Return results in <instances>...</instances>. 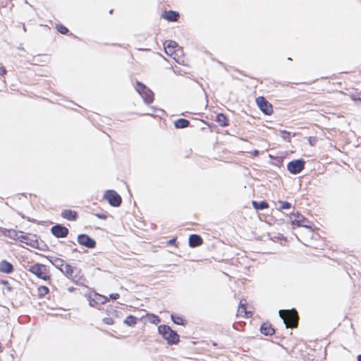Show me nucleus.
<instances>
[{
	"instance_id": "obj_19",
	"label": "nucleus",
	"mask_w": 361,
	"mask_h": 361,
	"mask_svg": "<svg viewBox=\"0 0 361 361\" xmlns=\"http://www.w3.org/2000/svg\"><path fill=\"white\" fill-rule=\"evenodd\" d=\"M61 216L68 221H75L78 219V215L77 212L66 209L62 211Z\"/></svg>"
},
{
	"instance_id": "obj_4",
	"label": "nucleus",
	"mask_w": 361,
	"mask_h": 361,
	"mask_svg": "<svg viewBox=\"0 0 361 361\" xmlns=\"http://www.w3.org/2000/svg\"><path fill=\"white\" fill-rule=\"evenodd\" d=\"M279 314L286 328H293L298 324V317L294 312L281 310L279 311Z\"/></svg>"
},
{
	"instance_id": "obj_39",
	"label": "nucleus",
	"mask_w": 361,
	"mask_h": 361,
	"mask_svg": "<svg viewBox=\"0 0 361 361\" xmlns=\"http://www.w3.org/2000/svg\"><path fill=\"white\" fill-rule=\"evenodd\" d=\"M253 154H254L255 156L258 155V154H259V151H258V150H255V151L253 152Z\"/></svg>"
},
{
	"instance_id": "obj_23",
	"label": "nucleus",
	"mask_w": 361,
	"mask_h": 361,
	"mask_svg": "<svg viewBox=\"0 0 361 361\" xmlns=\"http://www.w3.org/2000/svg\"><path fill=\"white\" fill-rule=\"evenodd\" d=\"M190 125V121L185 118H178L174 121V126L177 129L185 128Z\"/></svg>"
},
{
	"instance_id": "obj_3",
	"label": "nucleus",
	"mask_w": 361,
	"mask_h": 361,
	"mask_svg": "<svg viewBox=\"0 0 361 361\" xmlns=\"http://www.w3.org/2000/svg\"><path fill=\"white\" fill-rule=\"evenodd\" d=\"M27 270L35 275L38 279L44 281L50 279L49 268L43 264L35 263L29 266Z\"/></svg>"
},
{
	"instance_id": "obj_16",
	"label": "nucleus",
	"mask_w": 361,
	"mask_h": 361,
	"mask_svg": "<svg viewBox=\"0 0 361 361\" xmlns=\"http://www.w3.org/2000/svg\"><path fill=\"white\" fill-rule=\"evenodd\" d=\"M47 259L53 266L58 269L61 272L63 271L66 264L63 259L56 257H49Z\"/></svg>"
},
{
	"instance_id": "obj_7",
	"label": "nucleus",
	"mask_w": 361,
	"mask_h": 361,
	"mask_svg": "<svg viewBox=\"0 0 361 361\" xmlns=\"http://www.w3.org/2000/svg\"><path fill=\"white\" fill-rule=\"evenodd\" d=\"M305 161L302 159L290 161L287 164V169L291 174H298L305 169Z\"/></svg>"
},
{
	"instance_id": "obj_31",
	"label": "nucleus",
	"mask_w": 361,
	"mask_h": 361,
	"mask_svg": "<svg viewBox=\"0 0 361 361\" xmlns=\"http://www.w3.org/2000/svg\"><path fill=\"white\" fill-rule=\"evenodd\" d=\"M37 290L39 297H43L49 293V288L44 286H39Z\"/></svg>"
},
{
	"instance_id": "obj_1",
	"label": "nucleus",
	"mask_w": 361,
	"mask_h": 361,
	"mask_svg": "<svg viewBox=\"0 0 361 361\" xmlns=\"http://www.w3.org/2000/svg\"><path fill=\"white\" fill-rule=\"evenodd\" d=\"M61 272L76 285L83 286L85 284V279L84 278L82 270L76 266L66 264Z\"/></svg>"
},
{
	"instance_id": "obj_43",
	"label": "nucleus",
	"mask_w": 361,
	"mask_h": 361,
	"mask_svg": "<svg viewBox=\"0 0 361 361\" xmlns=\"http://www.w3.org/2000/svg\"><path fill=\"white\" fill-rule=\"evenodd\" d=\"M113 11H114L113 9H111V10L109 11V13H113Z\"/></svg>"
},
{
	"instance_id": "obj_21",
	"label": "nucleus",
	"mask_w": 361,
	"mask_h": 361,
	"mask_svg": "<svg viewBox=\"0 0 361 361\" xmlns=\"http://www.w3.org/2000/svg\"><path fill=\"white\" fill-rule=\"evenodd\" d=\"M260 331L265 336H271L275 333L274 329L271 324L268 323H263L260 327Z\"/></svg>"
},
{
	"instance_id": "obj_5",
	"label": "nucleus",
	"mask_w": 361,
	"mask_h": 361,
	"mask_svg": "<svg viewBox=\"0 0 361 361\" xmlns=\"http://www.w3.org/2000/svg\"><path fill=\"white\" fill-rule=\"evenodd\" d=\"M135 90L137 93L142 97L146 104H150L154 100V93L145 85L141 82H136Z\"/></svg>"
},
{
	"instance_id": "obj_14",
	"label": "nucleus",
	"mask_w": 361,
	"mask_h": 361,
	"mask_svg": "<svg viewBox=\"0 0 361 361\" xmlns=\"http://www.w3.org/2000/svg\"><path fill=\"white\" fill-rule=\"evenodd\" d=\"M164 49L168 55H172L180 50L178 44L173 40H167L164 43Z\"/></svg>"
},
{
	"instance_id": "obj_10",
	"label": "nucleus",
	"mask_w": 361,
	"mask_h": 361,
	"mask_svg": "<svg viewBox=\"0 0 361 361\" xmlns=\"http://www.w3.org/2000/svg\"><path fill=\"white\" fill-rule=\"evenodd\" d=\"M78 243L89 249H93L96 247V241L87 234H79L77 238Z\"/></svg>"
},
{
	"instance_id": "obj_24",
	"label": "nucleus",
	"mask_w": 361,
	"mask_h": 361,
	"mask_svg": "<svg viewBox=\"0 0 361 361\" xmlns=\"http://www.w3.org/2000/svg\"><path fill=\"white\" fill-rule=\"evenodd\" d=\"M252 204L253 207L256 210H263V209H267L269 207V204L265 200H262L260 202L254 200V201H252Z\"/></svg>"
},
{
	"instance_id": "obj_2",
	"label": "nucleus",
	"mask_w": 361,
	"mask_h": 361,
	"mask_svg": "<svg viewBox=\"0 0 361 361\" xmlns=\"http://www.w3.org/2000/svg\"><path fill=\"white\" fill-rule=\"evenodd\" d=\"M158 333L161 335L169 345H176L180 341L178 334L173 330L169 325H159L158 326Z\"/></svg>"
},
{
	"instance_id": "obj_40",
	"label": "nucleus",
	"mask_w": 361,
	"mask_h": 361,
	"mask_svg": "<svg viewBox=\"0 0 361 361\" xmlns=\"http://www.w3.org/2000/svg\"><path fill=\"white\" fill-rule=\"evenodd\" d=\"M73 290H74V288H73V287L68 288V290H69L70 292H72Z\"/></svg>"
},
{
	"instance_id": "obj_6",
	"label": "nucleus",
	"mask_w": 361,
	"mask_h": 361,
	"mask_svg": "<svg viewBox=\"0 0 361 361\" xmlns=\"http://www.w3.org/2000/svg\"><path fill=\"white\" fill-rule=\"evenodd\" d=\"M104 198L108 201L111 206L114 207H119L122 202V198L120 195L113 190H106Z\"/></svg>"
},
{
	"instance_id": "obj_26",
	"label": "nucleus",
	"mask_w": 361,
	"mask_h": 361,
	"mask_svg": "<svg viewBox=\"0 0 361 361\" xmlns=\"http://www.w3.org/2000/svg\"><path fill=\"white\" fill-rule=\"evenodd\" d=\"M137 318L133 315H128L124 320V324L128 326H133L136 324Z\"/></svg>"
},
{
	"instance_id": "obj_9",
	"label": "nucleus",
	"mask_w": 361,
	"mask_h": 361,
	"mask_svg": "<svg viewBox=\"0 0 361 361\" xmlns=\"http://www.w3.org/2000/svg\"><path fill=\"white\" fill-rule=\"evenodd\" d=\"M256 103L259 109L265 114L271 115L273 113L272 105L263 97L256 98Z\"/></svg>"
},
{
	"instance_id": "obj_33",
	"label": "nucleus",
	"mask_w": 361,
	"mask_h": 361,
	"mask_svg": "<svg viewBox=\"0 0 361 361\" xmlns=\"http://www.w3.org/2000/svg\"><path fill=\"white\" fill-rule=\"evenodd\" d=\"M103 322L104 324L108 325H111L114 324V319L111 317H105L103 319Z\"/></svg>"
},
{
	"instance_id": "obj_25",
	"label": "nucleus",
	"mask_w": 361,
	"mask_h": 361,
	"mask_svg": "<svg viewBox=\"0 0 361 361\" xmlns=\"http://www.w3.org/2000/svg\"><path fill=\"white\" fill-rule=\"evenodd\" d=\"M171 319L176 324L185 326L187 322L183 318L180 316L176 315L174 314H171Z\"/></svg>"
},
{
	"instance_id": "obj_17",
	"label": "nucleus",
	"mask_w": 361,
	"mask_h": 361,
	"mask_svg": "<svg viewBox=\"0 0 361 361\" xmlns=\"http://www.w3.org/2000/svg\"><path fill=\"white\" fill-rule=\"evenodd\" d=\"M203 243V240L200 235L191 234L189 236L188 243L191 247H196L201 245Z\"/></svg>"
},
{
	"instance_id": "obj_20",
	"label": "nucleus",
	"mask_w": 361,
	"mask_h": 361,
	"mask_svg": "<svg viewBox=\"0 0 361 361\" xmlns=\"http://www.w3.org/2000/svg\"><path fill=\"white\" fill-rule=\"evenodd\" d=\"M22 231H17L14 229H4L3 234L13 240H20V235Z\"/></svg>"
},
{
	"instance_id": "obj_15",
	"label": "nucleus",
	"mask_w": 361,
	"mask_h": 361,
	"mask_svg": "<svg viewBox=\"0 0 361 361\" xmlns=\"http://www.w3.org/2000/svg\"><path fill=\"white\" fill-rule=\"evenodd\" d=\"M161 17L169 22H176L180 18V14L177 11L169 10L164 12Z\"/></svg>"
},
{
	"instance_id": "obj_29",
	"label": "nucleus",
	"mask_w": 361,
	"mask_h": 361,
	"mask_svg": "<svg viewBox=\"0 0 361 361\" xmlns=\"http://www.w3.org/2000/svg\"><path fill=\"white\" fill-rule=\"evenodd\" d=\"M280 136L281 138L288 142H290V133L287 130H281L280 131Z\"/></svg>"
},
{
	"instance_id": "obj_8",
	"label": "nucleus",
	"mask_w": 361,
	"mask_h": 361,
	"mask_svg": "<svg viewBox=\"0 0 361 361\" xmlns=\"http://www.w3.org/2000/svg\"><path fill=\"white\" fill-rule=\"evenodd\" d=\"M19 240L21 243H23L34 248H37L39 247L38 237L35 234L24 233L22 231Z\"/></svg>"
},
{
	"instance_id": "obj_30",
	"label": "nucleus",
	"mask_w": 361,
	"mask_h": 361,
	"mask_svg": "<svg viewBox=\"0 0 361 361\" xmlns=\"http://www.w3.org/2000/svg\"><path fill=\"white\" fill-rule=\"evenodd\" d=\"M148 315H149V322L152 324H158L161 322V319L159 316L154 314H150Z\"/></svg>"
},
{
	"instance_id": "obj_27",
	"label": "nucleus",
	"mask_w": 361,
	"mask_h": 361,
	"mask_svg": "<svg viewBox=\"0 0 361 361\" xmlns=\"http://www.w3.org/2000/svg\"><path fill=\"white\" fill-rule=\"evenodd\" d=\"M246 305H247L246 300H245V299L240 300V301L239 302L238 309V314L245 313V314H247V312L246 311V307H245Z\"/></svg>"
},
{
	"instance_id": "obj_22",
	"label": "nucleus",
	"mask_w": 361,
	"mask_h": 361,
	"mask_svg": "<svg viewBox=\"0 0 361 361\" xmlns=\"http://www.w3.org/2000/svg\"><path fill=\"white\" fill-rule=\"evenodd\" d=\"M216 121L219 123V126L222 127H226L228 126V118L225 116V114L222 113H219L216 115Z\"/></svg>"
},
{
	"instance_id": "obj_18",
	"label": "nucleus",
	"mask_w": 361,
	"mask_h": 361,
	"mask_svg": "<svg viewBox=\"0 0 361 361\" xmlns=\"http://www.w3.org/2000/svg\"><path fill=\"white\" fill-rule=\"evenodd\" d=\"M13 265L4 259L0 262V272L4 273V274H11L13 271Z\"/></svg>"
},
{
	"instance_id": "obj_35",
	"label": "nucleus",
	"mask_w": 361,
	"mask_h": 361,
	"mask_svg": "<svg viewBox=\"0 0 361 361\" xmlns=\"http://www.w3.org/2000/svg\"><path fill=\"white\" fill-rule=\"evenodd\" d=\"M6 72V68L4 66L0 65V75H4Z\"/></svg>"
},
{
	"instance_id": "obj_11",
	"label": "nucleus",
	"mask_w": 361,
	"mask_h": 361,
	"mask_svg": "<svg viewBox=\"0 0 361 361\" xmlns=\"http://www.w3.org/2000/svg\"><path fill=\"white\" fill-rule=\"evenodd\" d=\"M310 221L304 217L302 214L297 212L296 214H292L291 216V224L299 227L310 228Z\"/></svg>"
},
{
	"instance_id": "obj_36",
	"label": "nucleus",
	"mask_w": 361,
	"mask_h": 361,
	"mask_svg": "<svg viewBox=\"0 0 361 361\" xmlns=\"http://www.w3.org/2000/svg\"><path fill=\"white\" fill-rule=\"evenodd\" d=\"M119 297H120V295L118 293H111L109 295V298L113 300H116V299L119 298Z\"/></svg>"
},
{
	"instance_id": "obj_32",
	"label": "nucleus",
	"mask_w": 361,
	"mask_h": 361,
	"mask_svg": "<svg viewBox=\"0 0 361 361\" xmlns=\"http://www.w3.org/2000/svg\"><path fill=\"white\" fill-rule=\"evenodd\" d=\"M57 31L63 35H66L68 33L69 30L64 25L61 24L56 25Z\"/></svg>"
},
{
	"instance_id": "obj_12",
	"label": "nucleus",
	"mask_w": 361,
	"mask_h": 361,
	"mask_svg": "<svg viewBox=\"0 0 361 361\" xmlns=\"http://www.w3.org/2000/svg\"><path fill=\"white\" fill-rule=\"evenodd\" d=\"M51 233L57 238H63L68 235L69 231L63 225L57 224L51 228Z\"/></svg>"
},
{
	"instance_id": "obj_37",
	"label": "nucleus",
	"mask_w": 361,
	"mask_h": 361,
	"mask_svg": "<svg viewBox=\"0 0 361 361\" xmlns=\"http://www.w3.org/2000/svg\"><path fill=\"white\" fill-rule=\"evenodd\" d=\"M95 216L99 219H106V215L105 214H96Z\"/></svg>"
},
{
	"instance_id": "obj_41",
	"label": "nucleus",
	"mask_w": 361,
	"mask_h": 361,
	"mask_svg": "<svg viewBox=\"0 0 361 361\" xmlns=\"http://www.w3.org/2000/svg\"><path fill=\"white\" fill-rule=\"evenodd\" d=\"M357 361H361V354L357 356Z\"/></svg>"
},
{
	"instance_id": "obj_34",
	"label": "nucleus",
	"mask_w": 361,
	"mask_h": 361,
	"mask_svg": "<svg viewBox=\"0 0 361 361\" xmlns=\"http://www.w3.org/2000/svg\"><path fill=\"white\" fill-rule=\"evenodd\" d=\"M0 283L1 284H3V285H5L7 286V289L8 290L11 291V287L9 286V283L8 281H6V280H0Z\"/></svg>"
},
{
	"instance_id": "obj_28",
	"label": "nucleus",
	"mask_w": 361,
	"mask_h": 361,
	"mask_svg": "<svg viewBox=\"0 0 361 361\" xmlns=\"http://www.w3.org/2000/svg\"><path fill=\"white\" fill-rule=\"evenodd\" d=\"M279 204H280L279 207L278 208L279 211H281L283 209H289L292 207L291 204L286 201L279 200Z\"/></svg>"
},
{
	"instance_id": "obj_13",
	"label": "nucleus",
	"mask_w": 361,
	"mask_h": 361,
	"mask_svg": "<svg viewBox=\"0 0 361 361\" xmlns=\"http://www.w3.org/2000/svg\"><path fill=\"white\" fill-rule=\"evenodd\" d=\"M108 301L109 298L106 296L99 293H94L93 295H90L89 298V303L92 307H95L97 305L105 304Z\"/></svg>"
},
{
	"instance_id": "obj_42",
	"label": "nucleus",
	"mask_w": 361,
	"mask_h": 361,
	"mask_svg": "<svg viewBox=\"0 0 361 361\" xmlns=\"http://www.w3.org/2000/svg\"><path fill=\"white\" fill-rule=\"evenodd\" d=\"M27 220L28 221L35 222V221L33 219H31L30 218H28Z\"/></svg>"
},
{
	"instance_id": "obj_38",
	"label": "nucleus",
	"mask_w": 361,
	"mask_h": 361,
	"mask_svg": "<svg viewBox=\"0 0 361 361\" xmlns=\"http://www.w3.org/2000/svg\"><path fill=\"white\" fill-rule=\"evenodd\" d=\"M176 238H172V239L169 240V244L173 245L176 243Z\"/></svg>"
}]
</instances>
